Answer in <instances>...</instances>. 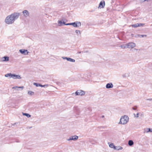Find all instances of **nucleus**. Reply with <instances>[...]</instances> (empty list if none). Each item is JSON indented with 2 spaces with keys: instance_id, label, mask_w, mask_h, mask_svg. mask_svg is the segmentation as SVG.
<instances>
[{
  "instance_id": "1",
  "label": "nucleus",
  "mask_w": 152,
  "mask_h": 152,
  "mask_svg": "<svg viewBox=\"0 0 152 152\" xmlns=\"http://www.w3.org/2000/svg\"><path fill=\"white\" fill-rule=\"evenodd\" d=\"M20 15V13L18 12H14L6 18L5 21L7 24H11L13 23L15 20L17 19Z\"/></svg>"
},
{
  "instance_id": "2",
  "label": "nucleus",
  "mask_w": 152,
  "mask_h": 152,
  "mask_svg": "<svg viewBox=\"0 0 152 152\" xmlns=\"http://www.w3.org/2000/svg\"><path fill=\"white\" fill-rule=\"evenodd\" d=\"M129 121L128 117L125 115L121 117L119 124H127Z\"/></svg>"
},
{
  "instance_id": "3",
  "label": "nucleus",
  "mask_w": 152,
  "mask_h": 152,
  "mask_svg": "<svg viewBox=\"0 0 152 152\" xmlns=\"http://www.w3.org/2000/svg\"><path fill=\"white\" fill-rule=\"evenodd\" d=\"M78 138V137L77 135L72 136L70 137L69 138L67 139V141L73 140L76 141Z\"/></svg>"
},
{
  "instance_id": "4",
  "label": "nucleus",
  "mask_w": 152,
  "mask_h": 152,
  "mask_svg": "<svg viewBox=\"0 0 152 152\" xmlns=\"http://www.w3.org/2000/svg\"><path fill=\"white\" fill-rule=\"evenodd\" d=\"M127 47L129 48H133L136 46V44L133 42H131L127 43Z\"/></svg>"
},
{
  "instance_id": "5",
  "label": "nucleus",
  "mask_w": 152,
  "mask_h": 152,
  "mask_svg": "<svg viewBox=\"0 0 152 152\" xmlns=\"http://www.w3.org/2000/svg\"><path fill=\"white\" fill-rule=\"evenodd\" d=\"M85 94V92L81 90H78L75 93L76 95L83 96Z\"/></svg>"
},
{
  "instance_id": "6",
  "label": "nucleus",
  "mask_w": 152,
  "mask_h": 152,
  "mask_svg": "<svg viewBox=\"0 0 152 152\" xmlns=\"http://www.w3.org/2000/svg\"><path fill=\"white\" fill-rule=\"evenodd\" d=\"M81 24L80 22L76 21L73 23L72 26L75 27H79L81 26Z\"/></svg>"
},
{
  "instance_id": "7",
  "label": "nucleus",
  "mask_w": 152,
  "mask_h": 152,
  "mask_svg": "<svg viewBox=\"0 0 152 152\" xmlns=\"http://www.w3.org/2000/svg\"><path fill=\"white\" fill-rule=\"evenodd\" d=\"M22 13L24 17L26 18L29 16V13L27 10H24L22 12Z\"/></svg>"
},
{
  "instance_id": "8",
  "label": "nucleus",
  "mask_w": 152,
  "mask_h": 152,
  "mask_svg": "<svg viewBox=\"0 0 152 152\" xmlns=\"http://www.w3.org/2000/svg\"><path fill=\"white\" fill-rule=\"evenodd\" d=\"M19 52L25 55H28L29 53L27 50L23 49L20 50Z\"/></svg>"
},
{
  "instance_id": "9",
  "label": "nucleus",
  "mask_w": 152,
  "mask_h": 152,
  "mask_svg": "<svg viewBox=\"0 0 152 152\" xmlns=\"http://www.w3.org/2000/svg\"><path fill=\"white\" fill-rule=\"evenodd\" d=\"M132 37H147V35H140V34H137L135 35V36H134V34H132Z\"/></svg>"
},
{
  "instance_id": "10",
  "label": "nucleus",
  "mask_w": 152,
  "mask_h": 152,
  "mask_svg": "<svg viewBox=\"0 0 152 152\" xmlns=\"http://www.w3.org/2000/svg\"><path fill=\"white\" fill-rule=\"evenodd\" d=\"M105 5V2L104 1H101L99 5V7L100 8H103L104 7Z\"/></svg>"
},
{
  "instance_id": "11",
  "label": "nucleus",
  "mask_w": 152,
  "mask_h": 152,
  "mask_svg": "<svg viewBox=\"0 0 152 152\" xmlns=\"http://www.w3.org/2000/svg\"><path fill=\"white\" fill-rule=\"evenodd\" d=\"M12 77L14 79H20L21 78V77L20 75L15 74H12Z\"/></svg>"
},
{
  "instance_id": "12",
  "label": "nucleus",
  "mask_w": 152,
  "mask_h": 152,
  "mask_svg": "<svg viewBox=\"0 0 152 152\" xmlns=\"http://www.w3.org/2000/svg\"><path fill=\"white\" fill-rule=\"evenodd\" d=\"M113 87V85L112 83H108L106 85V87L107 88H112Z\"/></svg>"
},
{
  "instance_id": "13",
  "label": "nucleus",
  "mask_w": 152,
  "mask_h": 152,
  "mask_svg": "<svg viewBox=\"0 0 152 152\" xmlns=\"http://www.w3.org/2000/svg\"><path fill=\"white\" fill-rule=\"evenodd\" d=\"M119 47L123 49H124L126 48H128L127 47V43L126 44H124L121 45Z\"/></svg>"
},
{
  "instance_id": "14",
  "label": "nucleus",
  "mask_w": 152,
  "mask_h": 152,
  "mask_svg": "<svg viewBox=\"0 0 152 152\" xmlns=\"http://www.w3.org/2000/svg\"><path fill=\"white\" fill-rule=\"evenodd\" d=\"M123 148L120 146H115V148H114V150H119L122 149Z\"/></svg>"
},
{
  "instance_id": "15",
  "label": "nucleus",
  "mask_w": 152,
  "mask_h": 152,
  "mask_svg": "<svg viewBox=\"0 0 152 152\" xmlns=\"http://www.w3.org/2000/svg\"><path fill=\"white\" fill-rule=\"evenodd\" d=\"M3 61H8L9 60V57L8 56H4L3 58Z\"/></svg>"
},
{
  "instance_id": "16",
  "label": "nucleus",
  "mask_w": 152,
  "mask_h": 152,
  "mask_svg": "<svg viewBox=\"0 0 152 152\" xmlns=\"http://www.w3.org/2000/svg\"><path fill=\"white\" fill-rule=\"evenodd\" d=\"M63 21V20L62 19V20H58V26H63V24H62Z\"/></svg>"
},
{
  "instance_id": "17",
  "label": "nucleus",
  "mask_w": 152,
  "mask_h": 152,
  "mask_svg": "<svg viewBox=\"0 0 152 152\" xmlns=\"http://www.w3.org/2000/svg\"><path fill=\"white\" fill-rule=\"evenodd\" d=\"M128 144L129 146H132L133 145L134 142L132 140H129Z\"/></svg>"
},
{
  "instance_id": "18",
  "label": "nucleus",
  "mask_w": 152,
  "mask_h": 152,
  "mask_svg": "<svg viewBox=\"0 0 152 152\" xmlns=\"http://www.w3.org/2000/svg\"><path fill=\"white\" fill-rule=\"evenodd\" d=\"M122 76L123 77H126L129 76V73H126L123 75Z\"/></svg>"
},
{
  "instance_id": "19",
  "label": "nucleus",
  "mask_w": 152,
  "mask_h": 152,
  "mask_svg": "<svg viewBox=\"0 0 152 152\" xmlns=\"http://www.w3.org/2000/svg\"><path fill=\"white\" fill-rule=\"evenodd\" d=\"M67 60L68 61L73 62L75 61V59H72L70 58H68Z\"/></svg>"
},
{
  "instance_id": "20",
  "label": "nucleus",
  "mask_w": 152,
  "mask_h": 152,
  "mask_svg": "<svg viewBox=\"0 0 152 152\" xmlns=\"http://www.w3.org/2000/svg\"><path fill=\"white\" fill-rule=\"evenodd\" d=\"M138 23H136L132 25L131 26L132 27L137 28L138 27Z\"/></svg>"
},
{
  "instance_id": "21",
  "label": "nucleus",
  "mask_w": 152,
  "mask_h": 152,
  "mask_svg": "<svg viewBox=\"0 0 152 152\" xmlns=\"http://www.w3.org/2000/svg\"><path fill=\"white\" fill-rule=\"evenodd\" d=\"M28 94L30 95L31 96L33 95L34 94V93L33 91H29L28 92Z\"/></svg>"
},
{
  "instance_id": "22",
  "label": "nucleus",
  "mask_w": 152,
  "mask_h": 152,
  "mask_svg": "<svg viewBox=\"0 0 152 152\" xmlns=\"http://www.w3.org/2000/svg\"><path fill=\"white\" fill-rule=\"evenodd\" d=\"M109 146L111 148H113L114 149V148H115V146L114 145V144L113 143H111L109 145Z\"/></svg>"
},
{
  "instance_id": "23",
  "label": "nucleus",
  "mask_w": 152,
  "mask_h": 152,
  "mask_svg": "<svg viewBox=\"0 0 152 152\" xmlns=\"http://www.w3.org/2000/svg\"><path fill=\"white\" fill-rule=\"evenodd\" d=\"M17 88H20L21 89V90H23V88H24L23 86H21V87H17V86H15V87H14L12 88V89H16Z\"/></svg>"
},
{
  "instance_id": "24",
  "label": "nucleus",
  "mask_w": 152,
  "mask_h": 152,
  "mask_svg": "<svg viewBox=\"0 0 152 152\" xmlns=\"http://www.w3.org/2000/svg\"><path fill=\"white\" fill-rule=\"evenodd\" d=\"M23 115L26 116L28 118H29L31 116V115H30L27 113H23Z\"/></svg>"
},
{
  "instance_id": "25",
  "label": "nucleus",
  "mask_w": 152,
  "mask_h": 152,
  "mask_svg": "<svg viewBox=\"0 0 152 152\" xmlns=\"http://www.w3.org/2000/svg\"><path fill=\"white\" fill-rule=\"evenodd\" d=\"M12 74L11 73H8L5 75V76L6 77H12Z\"/></svg>"
},
{
  "instance_id": "26",
  "label": "nucleus",
  "mask_w": 152,
  "mask_h": 152,
  "mask_svg": "<svg viewBox=\"0 0 152 152\" xmlns=\"http://www.w3.org/2000/svg\"><path fill=\"white\" fill-rule=\"evenodd\" d=\"M150 128H146L145 129V131L144 132V133L146 132L148 133L149 132H150Z\"/></svg>"
},
{
  "instance_id": "27",
  "label": "nucleus",
  "mask_w": 152,
  "mask_h": 152,
  "mask_svg": "<svg viewBox=\"0 0 152 152\" xmlns=\"http://www.w3.org/2000/svg\"><path fill=\"white\" fill-rule=\"evenodd\" d=\"M33 85H34L35 86L37 87H38V86H40V84L38 83H33Z\"/></svg>"
},
{
  "instance_id": "28",
  "label": "nucleus",
  "mask_w": 152,
  "mask_h": 152,
  "mask_svg": "<svg viewBox=\"0 0 152 152\" xmlns=\"http://www.w3.org/2000/svg\"><path fill=\"white\" fill-rule=\"evenodd\" d=\"M48 86V85H42L40 84V86L42 87H47Z\"/></svg>"
},
{
  "instance_id": "29",
  "label": "nucleus",
  "mask_w": 152,
  "mask_h": 152,
  "mask_svg": "<svg viewBox=\"0 0 152 152\" xmlns=\"http://www.w3.org/2000/svg\"><path fill=\"white\" fill-rule=\"evenodd\" d=\"M139 114V113H137L136 114H134V117H136V118L138 117Z\"/></svg>"
},
{
  "instance_id": "30",
  "label": "nucleus",
  "mask_w": 152,
  "mask_h": 152,
  "mask_svg": "<svg viewBox=\"0 0 152 152\" xmlns=\"http://www.w3.org/2000/svg\"><path fill=\"white\" fill-rule=\"evenodd\" d=\"M75 32L78 35L79 34H80V31L79 30H76L75 31Z\"/></svg>"
},
{
  "instance_id": "31",
  "label": "nucleus",
  "mask_w": 152,
  "mask_h": 152,
  "mask_svg": "<svg viewBox=\"0 0 152 152\" xmlns=\"http://www.w3.org/2000/svg\"><path fill=\"white\" fill-rule=\"evenodd\" d=\"M145 24L144 23H138V25H139V26H138V27H140V26H143Z\"/></svg>"
},
{
  "instance_id": "32",
  "label": "nucleus",
  "mask_w": 152,
  "mask_h": 152,
  "mask_svg": "<svg viewBox=\"0 0 152 152\" xmlns=\"http://www.w3.org/2000/svg\"><path fill=\"white\" fill-rule=\"evenodd\" d=\"M139 113V115H140L141 117H143L144 116V113Z\"/></svg>"
},
{
  "instance_id": "33",
  "label": "nucleus",
  "mask_w": 152,
  "mask_h": 152,
  "mask_svg": "<svg viewBox=\"0 0 152 152\" xmlns=\"http://www.w3.org/2000/svg\"><path fill=\"white\" fill-rule=\"evenodd\" d=\"M73 23H66V26L67 25H72V26Z\"/></svg>"
},
{
  "instance_id": "34",
  "label": "nucleus",
  "mask_w": 152,
  "mask_h": 152,
  "mask_svg": "<svg viewBox=\"0 0 152 152\" xmlns=\"http://www.w3.org/2000/svg\"><path fill=\"white\" fill-rule=\"evenodd\" d=\"M68 58V57H62V58L63 59H66V60H67Z\"/></svg>"
},
{
  "instance_id": "35",
  "label": "nucleus",
  "mask_w": 152,
  "mask_h": 152,
  "mask_svg": "<svg viewBox=\"0 0 152 152\" xmlns=\"http://www.w3.org/2000/svg\"><path fill=\"white\" fill-rule=\"evenodd\" d=\"M62 24H63V26H64V25H66V23H65V22L63 20V23H62Z\"/></svg>"
},
{
  "instance_id": "36",
  "label": "nucleus",
  "mask_w": 152,
  "mask_h": 152,
  "mask_svg": "<svg viewBox=\"0 0 152 152\" xmlns=\"http://www.w3.org/2000/svg\"><path fill=\"white\" fill-rule=\"evenodd\" d=\"M137 106H135L134 107H132V109L134 110H136L137 109Z\"/></svg>"
},
{
  "instance_id": "37",
  "label": "nucleus",
  "mask_w": 152,
  "mask_h": 152,
  "mask_svg": "<svg viewBox=\"0 0 152 152\" xmlns=\"http://www.w3.org/2000/svg\"><path fill=\"white\" fill-rule=\"evenodd\" d=\"M147 100H149L150 101H151L152 100V99H147Z\"/></svg>"
},
{
  "instance_id": "38",
  "label": "nucleus",
  "mask_w": 152,
  "mask_h": 152,
  "mask_svg": "<svg viewBox=\"0 0 152 152\" xmlns=\"http://www.w3.org/2000/svg\"><path fill=\"white\" fill-rule=\"evenodd\" d=\"M140 1L143 2L144 1V0H139Z\"/></svg>"
},
{
  "instance_id": "39",
  "label": "nucleus",
  "mask_w": 152,
  "mask_h": 152,
  "mask_svg": "<svg viewBox=\"0 0 152 152\" xmlns=\"http://www.w3.org/2000/svg\"><path fill=\"white\" fill-rule=\"evenodd\" d=\"M16 124V123H15L13 124H13V125H14H14H15Z\"/></svg>"
},
{
  "instance_id": "40",
  "label": "nucleus",
  "mask_w": 152,
  "mask_h": 152,
  "mask_svg": "<svg viewBox=\"0 0 152 152\" xmlns=\"http://www.w3.org/2000/svg\"><path fill=\"white\" fill-rule=\"evenodd\" d=\"M150 131H150V132H152V129H150Z\"/></svg>"
},
{
  "instance_id": "41",
  "label": "nucleus",
  "mask_w": 152,
  "mask_h": 152,
  "mask_svg": "<svg viewBox=\"0 0 152 152\" xmlns=\"http://www.w3.org/2000/svg\"><path fill=\"white\" fill-rule=\"evenodd\" d=\"M81 53V52L80 51L78 52V53Z\"/></svg>"
},
{
  "instance_id": "42",
  "label": "nucleus",
  "mask_w": 152,
  "mask_h": 152,
  "mask_svg": "<svg viewBox=\"0 0 152 152\" xmlns=\"http://www.w3.org/2000/svg\"><path fill=\"white\" fill-rule=\"evenodd\" d=\"M149 0H144V1H148Z\"/></svg>"
},
{
  "instance_id": "43",
  "label": "nucleus",
  "mask_w": 152,
  "mask_h": 152,
  "mask_svg": "<svg viewBox=\"0 0 152 152\" xmlns=\"http://www.w3.org/2000/svg\"><path fill=\"white\" fill-rule=\"evenodd\" d=\"M134 50H136V51H137V50H137V49H136V48H134Z\"/></svg>"
},
{
  "instance_id": "44",
  "label": "nucleus",
  "mask_w": 152,
  "mask_h": 152,
  "mask_svg": "<svg viewBox=\"0 0 152 152\" xmlns=\"http://www.w3.org/2000/svg\"><path fill=\"white\" fill-rule=\"evenodd\" d=\"M104 117V116H102V117H103H103Z\"/></svg>"
},
{
  "instance_id": "45",
  "label": "nucleus",
  "mask_w": 152,
  "mask_h": 152,
  "mask_svg": "<svg viewBox=\"0 0 152 152\" xmlns=\"http://www.w3.org/2000/svg\"><path fill=\"white\" fill-rule=\"evenodd\" d=\"M118 37V38H119V37Z\"/></svg>"
}]
</instances>
